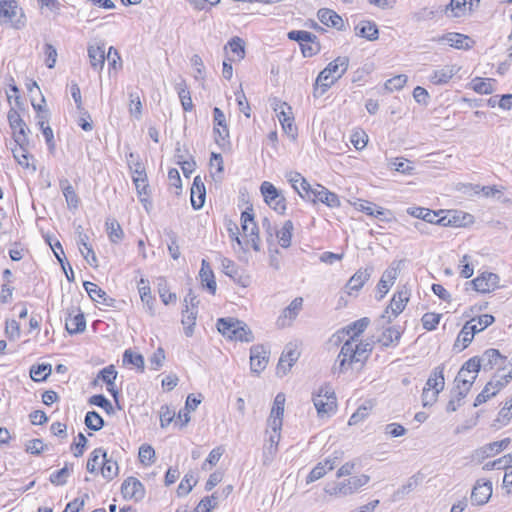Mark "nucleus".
<instances>
[{
    "label": "nucleus",
    "instance_id": "1",
    "mask_svg": "<svg viewBox=\"0 0 512 512\" xmlns=\"http://www.w3.org/2000/svg\"><path fill=\"white\" fill-rule=\"evenodd\" d=\"M349 67V58L339 56L318 74L313 85V96L319 98L323 96L347 71Z\"/></svg>",
    "mask_w": 512,
    "mask_h": 512
},
{
    "label": "nucleus",
    "instance_id": "2",
    "mask_svg": "<svg viewBox=\"0 0 512 512\" xmlns=\"http://www.w3.org/2000/svg\"><path fill=\"white\" fill-rule=\"evenodd\" d=\"M356 343L352 340H346L341 346L340 352L332 367L333 374H345L350 369L360 370L366 362L357 355Z\"/></svg>",
    "mask_w": 512,
    "mask_h": 512
},
{
    "label": "nucleus",
    "instance_id": "3",
    "mask_svg": "<svg viewBox=\"0 0 512 512\" xmlns=\"http://www.w3.org/2000/svg\"><path fill=\"white\" fill-rule=\"evenodd\" d=\"M370 481V476L361 474L353 476L341 482L328 483L324 491L331 496L345 497L357 492Z\"/></svg>",
    "mask_w": 512,
    "mask_h": 512
},
{
    "label": "nucleus",
    "instance_id": "4",
    "mask_svg": "<svg viewBox=\"0 0 512 512\" xmlns=\"http://www.w3.org/2000/svg\"><path fill=\"white\" fill-rule=\"evenodd\" d=\"M480 371V364L477 356L468 359L460 368L455 377L454 384L457 388L470 391Z\"/></svg>",
    "mask_w": 512,
    "mask_h": 512
},
{
    "label": "nucleus",
    "instance_id": "5",
    "mask_svg": "<svg viewBox=\"0 0 512 512\" xmlns=\"http://www.w3.org/2000/svg\"><path fill=\"white\" fill-rule=\"evenodd\" d=\"M0 23H10L15 29L25 26V16L16 0H0Z\"/></svg>",
    "mask_w": 512,
    "mask_h": 512
},
{
    "label": "nucleus",
    "instance_id": "6",
    "mask_svg": "<svg viewBox=\"0 0 512 512\" xmlns=\"http://www.w3.org/2000/svg\"><path fill=\"white\" fill-rule=\"evenodd\" d=\"M409 301V294L406 290L396 292L390 304L383 311L379 318L381 325L391 324L392 321L405 309L407 302Z\"/></svg>",
    "mask_w": 512,
    "mask_h": 512
},
{
    "label": "nucleus",
    "instance_id": "7",
    "mask_svg": "<svg viewBox=\"0 0 512 512\" xmlns=\"http://www.w3.org/2000/svg\"><path fill=\"white\" fill-rule=\"evenodd\" d=\"M312 400L320 417L330 415L336 409L335 393L328 386L321 387L319 392L313 395Z\"/></svg>",
    "mask_w": 512,
    "mask_h": 512
},
{
    "label": "nucleus",
    "instance_id": "8",
    "mask_svg": "<svg viewBox=\"0 0 512 512\" xmlns=\"http://www.w3.org/2000/svg\"><path fill=\"white\" fill-rule=\"evenodd\" d=\"M261 194L266 204L279 214L286 210V199L282 193L270 182L264 181L260 186Z\"/></svg>",
    "mask_w": 512,
    "mask_h": 512
},
{
    "label": "nucleus",
    "instance_id": "9",
    "mask_svg": "<svg viewBox=\"0 0 512 512\" xmlns=\"http://www.w3.org/2000/svg\"><path fill=\"white\" fill-rule=\"evenodd\" d=\"M9 126L12 130V136L15 143L28 142V126L15 108H10L7 114Z\"/></svg>",
    "mask_w": 512,
    "mask_h": 512
},
{
    "label": "nucleus",
    "instance_id": "10",
    "mask_svg": "<svg viewBox=\"0 0 512 512\" xmlns=\"http://www.w3.org/2000/svg\"><path fill=\"white\" fill-rule=\"evenodd\" d=\"M507 384L508 380L506 378L493 377L476 396L473 406L478 407L486 403L489 399L496 396Z\"/></svg>",
    "mask_w": 512,
    "mask_h": 512
},
{
    "label": "nucleus",
    "instance_id": "11",
    "mask_svg": "<svg viewBox=\"0 0 512 512\" xmlns=\"http://www.w3.org/2000/svg\"><path fill=\"white\" fill-rule=\"evenodd\" d=\"M499 276L492 272H483L475 279L467 282V285H472L473 289L480 293H490L499 286Z\"/></svg>",
    "mask_w": 512,
    "mask_h": 512
},
{
    "label": "nucleus",
    "instance_id": "12",
    "mask_svg": "<svg viewBox=\"0 0 512 512\" xmlns=\"http://www.w3.org/2000/svg\"><path fill=\"white\" fill-rule=\"evenodd\" d=\"M121 493L124 499L139 502L145 497V488L137 478L128 477L121 485Z\"/></svg>",
    "mask_w": 512,
    "mask_h": 512
},
{
    "label": "nucleus",
    "instance_id": "13",
    "mask_svg": "<svg viewBox=\"0 0 512 512\" xmlns=\"http://www.w3.org/2000/svg\"><path fill=\"white\" fill-rule=\"evenodd\" d=\"M480 364V369L489 371L494 367L504 368L507 357L502 355L499 350L490 348L483 352L481 356H477Z\"/></svg>",
    "mask_w": 512,
    "mask_h": 512
},
{
    "label": "nucleus",
    "instance_id": "14",
    "mask_svg": "<svg viewBox=\"0 0 512 512\" xmlns=\"http://www.w3.org/2000/svg\"><path fill=\"white\" fill-rule=\"evenodd\" d=\"M400 262H392L391 265L383 272L378 284L377 289L379 300L382 299L389 291L390 287L395 283L399 274Z\"/></svg>",
    "mask_w": 512,
    "mask_h": 512
},
{
    "label": "nucleus",
    "instance_id": "15",
    "mask_svg": "<svg viewBox=\"0 0 512 512\" xmlns=\"http://www.w3.org/2000/svg\"><path fill=\"white\" fill-rule=\"evenodd\" d=\"M441 212L443 211L440 210L437 212L424 207H409L407 209L409 215L421 219L423 222L445 226L449 221L445 220V217H439V213Z\"/></svg>",
    "mask_w": 512,
    "mask_h": 512
},
{
    "label": "nucleus",
    "instance_id": "16",
    "mask_svg": "<svg viewBox=\"0 0 512 512\" xmlns=\"http://www.w3.org/2000/svg\"><path fill=\"white\" fill-rule=\"evenodd\" d=\"M274 110L278 112L277 116L285 133L294 138L297 132V127L294 125L291 107L286 102H282L276 104Z\"/></svg>",
    "mask_w": 512,
    "mask_h": 512
},
{
    "label": "nucleus",
    "instance_id": "17",
    "mask_svg": "<svg viewBox=\"0 0 512 512\" xmlns=\"http://www.w3.org/2000/svg\"><path fill=\"white\" fill-rule=\"evenodd\" d=\"M479 333L478 326L475 324V319L467 321L461 331L459 332L453 348L460 352L464 350L472 342L474 335Z\"/></svg>",
    "mask_w": 512,
    "mask_h": 512
},
{
    "label": "nucleus",
    "instance_id": "18",
    "mask_svg": "<svg viewBox=\"0 0 512 512\" xmlns=\"http://www.w3.org/2000/svg\"><path fill=\"white\" fill-rule=\"evenodd\" d=\"M379 326L383 329L381 335L377 338L376 342L379 343L383 348L396 347L398 346L400 339L403 334V330L400 326H388L381 325L378 321Z\"/></svg>",
    "mask_w": 512,
    "mask_h": 512
},
{
    "label": "nucleus",
    "instance_id": "19",
    "mask_svg": "<svg viewBox=\"0 0 512 512\" xmlns=\"http://www.w3.org/2000/svg\"><path fill=\"white\" fill-rule=\"evenodd\" d=\"M285 177L301 198H311L314 188L311 187L309 182L299 172H287Z\"/></svg>",
    "mask_w": 512,
    "mask_h": 512
},
{
    "label": "nucleus",
    "instance_id": "20",
    "mask_svg": "<svg viewBox=\"0 0 512 512\" xmlns=\"http://www.w3.org/2000/svg\"><path fill=\"white\" fill-rule=\"evenodd\" d=\"M285 396L278 393L274 399L273 407L270 417L268 419V426L274 431H280L282 428V417L284 413Z\"/></svg>",
    "mask_w": 512,
    "mask_h": 512
},
{
    "label": "nucleus",
    "instance_id": "21",
    "mask_svg": "<svg viewBox=\"0 0 512 512\" xmlns=\"http://www.w3.org/2000/svg\"><path fill=\"white\" fill-rule=\"evenodd\" d=\"M492 496V483L490 481L478 480L471 492V503L481 506L486 504Z\"/></svg>",
    "mask_w": 512,
    "mask_h": 512
},
{
    "label": "nucleus",
    "instance_id": "22",
    "mask_svg": "<svg viewBox=\"0 0 512 512\" xmlns=\"http://www.w3.org/2000/svg\"><path fill=\"white\" fill-rule=\"evenodd\" d=\"M268 363L267 351L263 345H254L250 348L251 371L259 374Z\"/></svg>",
    "mask_w": 512,
    "mask_h": 512
},
{
    "label": "nucleus",
    "instance_id": "23",
    "mask_svg": "<svg viewBox=\"0 0 512 512\" xmlns=\"http://www.w3.org/2000/svg\"><path fill=\"white\" fill-rule=\"evenodd\" d=\"M311 196H313V202L319 201L330 208H336L341 205L338 195L320 184H317L316 188L313 189Z\"/></svg>",
    "mask_w": 512,
    "mask_h": 512
},
{
    "label": "nucleus",
    "instance_id": "24",
    "mask_svg": "<svg viewBox=\"0 0 512 512\" xmlns=\"http://www.w3.org/2000/svg\"><path fill=\"white\" fill-rule=\"evenodd\" d=\"M303 299L296 297L292 302L283 310L282 314L277 320V325L280 327H286L297 317L300 310L302 309Z\"/></svg>",
    "mask_w": 512,
    "mask_h": 512
},
{
    "label": "nucleus",
    "instance_id": "25",
    "mask_svg": "<svg viewBox=\"0 0 512 512\" xmlns=\"http://www.w3.org/2000/svg\"><path fill=\"white\" fill-rule=\"evenodd\" d=\"M373 271V266H366L364 269L356 271L346 284V288L349 290L348 293L351 294L352 291H359L370 279Z\"/></svg>",
    "mask_w": 512,
    "mask_h": 512
},
{
    "label": "nucleus",
    "instance_id": "26",
    "mask_svg": "<svg viewBox=\"0 0 512 512\" xmlns=\"http://www.w3.org/2000/svg\"><path fill=\"white\" fill-rule=\"evenodd\" d=\"M132 170V178L135 184L137 193L139 196H148V183H147V175L145 172V168L140 162L134 163V166H130Z\"/></svg>",
    "mask_w": 512,
    "mask_h": 512
},
{
    "label": "nucleus",
    "instance_id": "27",
    "mask_svg": "<svg viewBox=\"0 0 512 512\" xmlns=\"http://www.w3.org/2000/svg\"><path fill=\"white\" fill-rule=\"evenodd\" d=\"M317 16L319 21L328 27H332L340 31L345 29L342 17L331 9L322 8L318 11Z\"/></svg>",
    "mask_w": 512,
    "mask_h": 512
},
{
    "label": "nucleus",
    "instance_id": "28",
    "mask_svg": "<svg viewBox=\"0 0 512 512\" xmlns=\"http://www.w3.org/2000/svg\"><path fill=\"white\" fill-rule=\"evenodd\" d=\"M74 312L75 311L72 310V312H70L68 317L65 319V328L71 335L82 333L86 329V320L84 314L79 309L76 314H73Z\"/></svg>",
    "mask_w": 512,
    "mask_h": 512
},
{
    "label": "nucleus",
    "instance_id": "29",
    "mask_svg": "<svg viewBox=\"0 0 512 512\" xmlns=\"http://www.w3.org/2000/svg\"><path fill=\"white\" fill-rule=\"evenodd\" d=\"M206 196V188L200 176H196L191 187V205L195 210L203 207Z\"/></svg>",
    "mask_w": 512,
    "mask_h": 512
},
{
    "label": "nucleus",
    "instance_id": "30",
    "mask_svg": "<svg viewBox=\"0 0 512 512\" xmlns=\"http://www.w3.org/2000/svg\"><path fill=\"white\" fill-rule=\"evenodd\" d=\"M87 52L91 67L94 70H102L105 64V44L89 45Z\"/></svg>",
    "mask_w": 512,
    "mask_h": 512
},
{
    "label": "nucleus",
    "instance_id": "31",
    "mask_svg": "<svg viewBox=\"0 0 512 512\" xmlns=\"http://www.w3.org/2000/svg\"><path fill=\"white\" fill-rule=\"evenodd\" d=\"M199 277L201 280V284L204 288H206L212 295L216 293V281L214 273L211 269L209 262L206 259H203L201 262V269L199 271Z\"/></svg>",
    "mask_w": 512,
    "mask_h": 512
},
{
    "label": "nucleus",
    "instance_id": "32",
    "mask_svg": "<svg viewBox=\"0 0 512 512\" xmlns=\"http://www.w3.org/2000/svg\"><path fill=\"white\" fill-rule=\"evenodd\" d=\"M89 297L96 302L102 303L106 306H113L114 299L109 297L104 290H102L97 284L86 281L83 284Z\"/></svg>",
    "mask_w": 512,
    "mask_h": 512
},
{
    "label": "nucleus",
    "instance_id": "33",
    "mask_svg": "<svg viewBox=\"0 0 512 512\" xmlns=\"http://www.w3.org/2000/svg\"><path fill=\"white\" fill-rule=\"evenodd\" d=\"M138 291L141 301L144 303L146 311L151 315H155V298L151 295L149 281L141 278L138 283Z\"/></svg>",
    "mask_w": 512,
    "mask_h": 512
},
{
    "label": "nucleus",
    "instance_id": "34",
    "mask_svg": "<svg viewBox=\"0 0 512 512\" xmlns=\"http://www.w3.org/2000/svg\"><path fill=\"white\" fill-rule=\"evenodd\" d=\"M444 369V364L435 367L427 379L426 386L424 388L439 394L445 386Z\"/></svg>",
    "mask_w": 512,
    "mask_h": 512
},
{
    "label": "nucleus",
    "instance_id": "35",
    "mask_svg": "<svg viewBox=\"0 0 512 512\" xmlns=\"http://www.w3.org/2000/svg\"><path fill=\"white\" fill-rule=\"evenodd\" d=\"M81 229V226L78 227V230ZM88 236L81 231H78V240L77 244L79 246V250L85 260L91 266H97V257L95 252L92 249V246L88 244Z\"/></svg>",
    "mask_w": 512,
    "mask_h": 512
},
{
    "label": "nucleus",
    "instance_id": "36",
    "mask_svg": "<svg viewBox=\"0 0 512 512\" xmlns=\"http://www.w3.org/2000/svg\"><path fill=\"white\" fill-rule=\"evenodd\" d=\"M458 71L459 68H457L456 66L447 65L442 67L441 69L433 71L429 79L431 83L435 85H444L447 84Z\"/></svg>",
    "mask_w": 512,
    "mask_h": 512
},
{
    "label": "nucleus",
    "instance_id": "37",
    "mask_svg": "<svg viewBox=\"0 0 512 512\" xmlns=\"http://www.w3.org/2000/svg\"><path fill=\"white\" fill-rule=\"evenodd\" d=\"M369 324L370 319L368 317H363L343 328L342 333H345L349 336L347 340H352L354 343H356L358 337L366 330Z\"/></svg>",
    "mask_w": 512,
    "mask_h": 512
},
{
    "label": "nucleus",
    "instance_id": "38",
    "mask_svg": "<svg viewBox=\"0 0 512 512\" xmlns=\"http://www.w3.org/2000/svg\"><path fill=\"white\" fill-rule=\"evenodd\" d=\"M60 188L65 197L69 209H77L80 199L68 179L62 178L59 181Z\"/></svg>",
    "mask_w": 512,
    "mask_h": 512
},
{
    "label": "nucleus",
    "instance_id": "39",
    "mask_svg": "<svg viewBox=\"0 0 512 512\" xmlns=\"http://www.w3.org/2000/svg\"><path fill=\"white\" fill-rule=\"evenodd\" d=\"M298 358L299 352L296 349H288L287 351L283 352L277 365V374L285 375L298 360Z\"/></svg>",
    "mask_w": 512,
    "mask_h": 512
},
{
    "label": "nucleus",
    "instance_id": "40",
    "mask_svg": "<svg viewBox=\"0 0 512 512\" xmlns=\"http://www.w3.org/2000/svg\"><path fill=\"white\" fill-rule=\"evenodd\" d=\"M241 228L244 237L255 235L258 232V226L254 220V214L252 208H247L241 214Z\"/></svg>",
    "mask_w": 512,
    "mask_h": 512
},
{
    "label": "nucleus",
    "instance_id": "41",
    "mask_svg": "<svg viewBox=\"0 0 512 512\" xmlns=\"http://www.w3.org/2000/svg\"><path fill=\"white\" fill-rule=\"evenodd\" d=\"M355 34L369 41L378 39V28L374 22L362 21L355 27Z\"/></svg>",
    "mask_w": 512,
    "mask_h": 512
},
{
    "label": "nucleus",
    "instance_id": "42",
    "mask_svg": "<svg viewBox=\"0 0 512 512\" xmlns=\"http://www.w3.org/2000/svg\"><path fill=\"white\" fill-rule=\"evenodd\" d=\"M240 325V320L234 318H219L217 320V329L224 336L233 339L235 336L236 327Z\"/></svg>",
    "mask_w": 512,
    "mask_h": 512
},
{
    "label": "nucleus",
    "instance_id": "43",
    "mask_svg": "<svg viewBox=\"0 0 512 512\" xmlns=\"http://www.w3.org/2000/svg\"><path fill=\"white\" fill-rule=\"evenodd\" d=\"M473 0H450L449 4L445 7V14L451 17H461L466 11V6L469 3L472 6ZM479 2V0H476Z\"/></svg>",
    "mask_w": 512,
    "mask_h": 512
},
{
    "label": "nucleus",
    "instance_id": "44",
    "mask_svg": "<svg viewBox=\"0 0 512 512\" xmlns=\"http://www.w3.org/2000/svg\"><path fill=\"white\" fill-rule=\"evenodd\" d=\"M230 48L231 52L235 55L233 58H229V61L242 60L245 57V42L238 36L231 38L228 41L225 49Z\"/></svg>",
    "mask_w": 512,
    "mask_h": 512
},
{
    "label": "nucleus",
    "instance_id": "45",
    "mask_svg": "<svg viewBox=\"0 0 512 512\" xmlns=\"http://www.w3.org/2000/svg\"><path fill=\"white\" fill-rule=\"evenodd\" d=\"M509 444H510V438H504L500 441H495V442H492V443H489V444L483 446L479 450V453L482 454L483 458L490 457V456L495 455L496 453L501 452L505 448H507Z\"/></svg>",
    "mask_w": 512,
    "mask_h": 512
},
{
    "label": "nucleus",
    "instance_id": "46",
    "mask_svg": "<svg viewBox=\"0 0 512 512\" xmlns=\"http://www.w3.org/2000/svg\"><path fill=\"white\" fill-rule=\"evenodd\" d=\"M468 393L469 391H464L454 385L453 389L451 390V398L446 406V411L455 412L462 405V401Z\"/></svg>",
    "mask_w": 512,
    "mask_h": 512
},
{
    "label": "nucleus",
    "instance_id": "47",
    "mask_svg": "<svg viewBox=\"0 0 512 512\" xmlns=\"http://www.w3.org/2000/svg\"><path fill=\"white\" fill-rule=\"evenodd\" d=\"M443 40H446L450 46L457 49H469L470 48V38L460 33H447L442 37Z\"/></svg>",
    "mask_w": 512,
    "mask_h": 512
},
{
    "label": "nucleus",
    "instance_id": "48",
    "mask_svg": "<svg viewBox=\"0 0 512 512\" xmlns=\"http://www.w3.org/2000/svg\"><path fill=\"white\" fill-rule=\"evenodd\" d=\"M293 229V222L291 220H287L284 222L282 228L276 232V236L279 239L281 247H290Z\"/></svg>",
    "mask_w": 512,
    "mask_h": 512
},
{
    "label": "nucleus",
    "instance_id": "49",
    "mask_svg": "<svg viewBox=\"0 0 512 512\" xmlns=\"http://www.w3.org/2000/svg\"><path fill=\"white\" fill-rule=\"evenodd\" d=\"M175 88L178 93L179 99L181 101L183 110L191 111L193 109V103H192L190 91L188 90L185 82L183 80H181L179 83H176Z\"/></svg>",
    "mask_w": 512,
    "mask_h": 512
},
{
    "label": "nucleus",
    "instance_id": "50",
    "mask_svg": "<svg viewBox=\"0 0 512 512\" xmlns=\"http://www.w3.org/2000/svg\"><path fill=\"white\" fill-rule=\"evenodd\" d=\"M196 315L197 310L189 309L188 306H186V310L183 311L181 322L184 326V333L187 337H191L193 335L194 326L196 324Z\"/></svg>",
    "mask_w": 512,
    "mask_h": 512
},
{
    "label": "nucleus",
    "instance_id": "51",
    "mask_svg": "<svg viewBox=\"0 0 512 512\" xmlns=\"http://www.w3.org/2000/svg\"><path fill=\"white\" fill-rule=\"evenodd\" d=\"M28 144H29V141L25 142L23 144L15 143V147L11 149L15 160L18 162L19 165H21L24 168L29 167V162H28L29 153L27 150Z\"/></svg>",
    "mask_w": 512,
    "mask_h": 512
},
{
    "label": "nucleus",
    "instance_id": "52",
    "mask_svg": "<svg viewBox=\"0 0 512 512\" xmlns=\"http://www.w3.org/2000/svg\"><path fill=\"white\" fill-rule=\"evenodd\" d=\"M106 230L110 241L113 243H119L124 237L123 230L116 219L106 221Z\"/></svg>",
    "mask_w": 512,
    "mask_h": 512
},
{
    "label": "nucleus",
    "instance_id": "53",
    "mask_svg": "<svg viewBox=\"0 0 512 512\" xmlns=\"http://www.w3.org/2000/svg\"><path fill=\"white\" fill-rule=\"evenodd\" d=\"M494 79L480 78L473 79V90L478 94H492L495 89L493 87Z\"/></svg>",
    "mask_w": 512,
    "mask_h": 512
},
{
    "label": "nucleus",
    "instance_id": "54",
    "mask_svg": "<svg viewBox=\"0 0 512 512\" xmlns=\"http://www.w3.org/2000/svg\"><path fill=\"white\" fill-rule=\"evenodd\" d=\"M72 470H73V464L65 463V466L62 469H60L50 475L49 480L53 485H56V486L65 485L67 482V478L70 475V473L72 472Z\"/></svg>",
    "mask_w": 512,
    "mask_h": 512
},
{
    "label": "nucleus",
    "instance_id": "55",
    "mask_svg": "<svg viewBox=\"0 0 512 512\" xmlns=\"http://www.w3.org/2000/svg\"><path fill=\"white\" fill-rule=\"evenodd\" d=\"M221 266L222 270L225 275L229 276L233 280H237V277H239L238 282L245 287L246 283L241 281V277L239 276V269L238 266L235 264L234 261H232L229 258H222L221 260Z\"/></svg>",
    "mask_w": 512,
    "mask_h": 512
},
{
    "label": "nucleus",
    "instance_id": "56",
    "mask_svg": "<svg viewBox=\"0 0 512 512\" xmlns=\"http://www.w3.org/2000/svg\"><path fill=\"white\" fill-rule=\"evenodd\" d=\"M119 467L116 461L105 458L101 462V474L106 480H112L118 475Z\"/></svg>",
    "mask_w": 512,
    "mask_h": 512
},
{
    "label": "nucleus",
    "instance_id": "57",
    "mask_svg": "<svg viewBox=\"0 0 512 512\" xmlns=\"http://www.w3.org/2000/svg\"><path fill=\"white\" fill-rule=\"evenodd\" d=\"M52 368L50 364L33 365L30 369V376L35 382L44 381L51 374Z\"/></svg>",
    "mask_w": 512,
    "mask_h": 512
},
{
    "label": "nucleus",
    "instance_id": "58",
    "mask_svg": "<svg viewBox=\"0 0 512 512\" xmlns=\"http://www.w3.org/2000/svg\"><path fill=\"white\" fill-rule=\"evenodd\" d=\"M84 423L90 430L93 431L101 430L105 424L101 415L94 410L86 413Z\"/></svg>",
    "mask_w": 512,
    "mask_h": 512
},
{
    "label": "nucleus",
    "instance_id": "59",
    "mask_svg": "<svg viewBox=\"0 0 512 512\" xmlns=\"http://www.w3.org/2000/svg\"><path fill=\"white\" fill-rule=\"evenodd\" d=\"M123 363L133 365L141 371L144 370V357L130 349L125 350L123 354Z\"/></svg>",
    "mask_w": 512,
    "mask_h": 512
},
{
    "label": "nucleus",
    "instance_id": "60",
    "mask_svg": "<svg viewBox=\"0 0 512 512\" xmlns=\"http://www.w3.org/2000/svg\"><path fill=\"white\" fill-rule=\"evenodd\" d=\"M288 38L290 40H294L299 42L300 46L302 47V44L311 42L313 40H317V36L313 33L305 30H292L288 33Z\"/></svg>",
    "mask_w": 512,
    "mask_h": 512
},
{
    "label": "nucleus",
    "instance_id": "61",
    "mask_svg": "<svg viewBox=\"0 0 512 512\" xmlns=\"http://www.w3.org/2000/svg\"><path fill=\"white\" fill-rule=\"evenodd\" d=\"M232 340H237L241 342H252L254 340L253 332L247 326L246 323L240 321V325L236 327L235 336H233Z\"/></svg>",
    "mask_w": 512,
    "mask_h": 512
},
{
    "label": "nucleus",
    "instance_id": "62",
    "mask_svg": "<svg viewBox=\"0 0 512 512\" xmlns=\"http://www.w3.org/2000/svg\"><path fill=\"white\" fill-rule=\"evenodd\" d=\"M389 167L402 174L410 175L414 167L410 165V161L404 158H394L389 162Z\"/></svg>",
    "mask_w": 512,
    "mask_h": 512
},
{
    "label": "nucleus",
    "instance_id": "63",
    "mask_svg": "<svg viewBox=\"0 0 512 512\" xmlns=\"http://www.w3.org/2000/svg\"><path fill=\"white\" fill-rule=\"evenodd\" d=\"M88 403L102 408L107 414L114 413V408L111 402L103 394H96L91 396L88 400Z\"/></svg>",
    "mask_w": 512,
    "mask_h": 512
},
{
    "label": "nucleus",
    "instance_id": "64",
    "mask_svg": "<svg viewBox=\"0 0 512 512\" xmlns=\"http://www.w3.org/2000/svg\"><path fill=\"white\" fill-rule=\"evenodd\" d=\"M441 317V314L434 312L425 313L421 318L423 328L427 331L435 330L440 322Z\"/></svg>",
    "mask_w": 512,
    "mask_h": 512
}]
</instances>
